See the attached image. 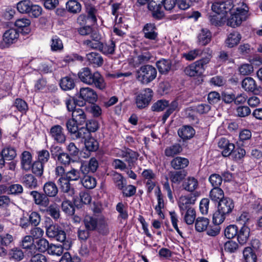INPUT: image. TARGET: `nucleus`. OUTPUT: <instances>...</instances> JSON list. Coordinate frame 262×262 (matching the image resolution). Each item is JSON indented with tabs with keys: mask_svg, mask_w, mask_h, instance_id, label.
I'll return each mask as SVG.
<instances>
[{
	"mask_svg": "<svg viewBox=\"0 0 262 262\" xmlns=\"http://www.w3.org/2000/svg\"><path fill=\"white\" fill-rule=\"evenodd\" d=\"M10 258L16 261H20L24 257V252L19 248L12 249L9 253Z\"/></svg>",
	"mask_w": 262,
	"mask_h": 262,
	"instance_id": "nucleus-50",
	"label": "nucleus"
},
{
	"mask_svg": "<svg viewBox=\"0 0 262 262\" xmlns=\"http://www.w3.org/2000/svg\"><path fill=\"white\" fill-rule=\"evenodd\" d=\"M43 165L40 162L35 161L31 165L32 172L37 176H41L43 171Z\"/></svg>",
	"mask_w": 262,
	"mask_h": 262,
	"instance_id": "nucleus-62",
	"label": "nucleus"
},
{
	"mask_svg": "<svg viewBox=\"0 0 262 262\" xmlns=\"http://www.w3.org/2000/svg\"><path fill=\"white\" fill-rule=\"evenodd\" d=\"M151 58V56L149 53L139 55L135 59V66L138 67L141 64L147 62Z\"/></svg>",
	"mask_w": 262,
	"mask_h": 262,
	"instance_id": "nucleus-60",
	"label": "nucleus"
},
{
	"mask_svg": "<svg viewBox=\"0 0 262 262\" xmlns=\"http://www.w3.org/2000/svg\"><path fill=\"white\" fill-rule=\"evenodd\" d=\"M78 76L82 82H88L92 80V82H100L102 80V77L98 72L92 74L89 68H84L78 73Z\"/></svg>",
	"mask_w": 262,
	"mask_h": 262,
	"instance_id": "nucleus-9",
	"label": "nucleus"
},
{
	"mask_svg": "<svg viewBox=\"0 0 262 262\" xmlns=\"http://www.w3.org/2000/svg\"><path fill=\"white\" fill-rule=\"evenodd\" d=\"M38 162L45 164L47 163L50 157V153L46 149H42L37 152Z\"/></svg>",
	"mask_w": 262,
	"mask_h": 262,
	"instance_id": "nucleus-58",
	"label": "nucleus"
},
{
	"mask_svg": "<svg viewBox=\"0 0 262 262\" xmlns=\"http://www.w3.org/2000/svg\"><path fill=\"white\" fill-rule=\"evenodd\" d=\"M83 224L84 227L88 229V230L93 231L97 229L98 220L95 216L86 215L83 220Z\"/></svg>",
	"mask_w": 262,
	"mask_h": 262,
	"instance_id": "nucleus-23",
	"label": "nucleus"
},
{
	"mask_svg": "<svg viewBox=\"0 0 262 262\" xmlns=\"http://www.w3.org/2000/svg\"><path fill=\"white\" fill-rule=\"evenodd\" d=\"M29 221L30 224L37 226L41 221L40 215L39 213L36 211H32L29 215Z\"/></svg>",
	"mask_w": 262,
	"mask_h": 262,
	"instance_id": "nucleus-64",
	"label": "nucleus"
},
{
	"mask_svg": "<svg viewBox=\"0 0 262 262\" xmlns=\"http://www.w3.org/2000/svg\"><path fill=\"white\" fill-rule=\"evenodd\" d=\"M196 199V196L192 194L187 196H181L179 202V207L180 210L184 211L188 209H193L190 206L195 203Z\"/></svg>",
	"mask_w": 262,
	"mask_h": 262,
	"instance_id": "nucleus-17",
	"label": "nucleus"
},
{
	"mask_svg": "<svg viewBox=\"0 0 262 262\" xmlns=\"http://www.w3.org/2000/svg\"><path fill=\"white\" fill-rule=\"evenodd\" d=\"M43 191L48 198L49 197L53 198L57 194L58 188L54 182L49 181L44 184Z\"/></svg>",
	"mask_w": 262,
	"mask_h": 262,
	"instance_id": "nucleus-21",
	"label": "nucleus"
},
{
	"mask_svg": "<svg viewBox=\"0 0 262 262\" xmlns=\"http://www.w3.org/2000/svg\"><path fill=\"white\" fill-rule=\"evenodd\" d=\"M32 156L30 152L27 151H24L21 154V168L27 171L31 167Z\"/></svg>",
	"mask_w": 262,
	"mask_h": 262,
	"instance_id": "nucleus-32",
	"label": "nucleus"
},
{
	"mask_svg": "<svg viewBox=\"0 0 262 262\" xmlns=\"http://www.w3.org/2000/svg\"><path fill=\"white\" fill-rule=\"evenodd\" d=\"M75 139H83L84 141L91 136V133L85 127H80L72 135Z\"/></svg>",
	"mask_w": 262,
	"mask_h": 262,
	"instance_id": "nucleus-45",
	"label": "nucleus"
},
{
	"mask_svg": "<svg viewBox=\"0 0 262 262\" xmlns=\"http://www.w3.org/2000/svg\"><path fill=\"white\" fill-rule=\"evenodd\" d=\"M243 256L245 262H256L257 256L251 247H246L243 251Z\"/></svg>",
	"mask_w": 262,
	"mask_h": 262,
	"instance_id": "nucleus-42",
	"label": "nucleus"
},
{
	"mask_svg": "<svg viewBox=\"0 0 262 262\" xmlns=\"http://www.w3.org/2000/svg\"><path fill=\"white\" fill-rule=\"evenodd\" d=\"M241 39V34L237 32L234 31L228 36L226 40V45L229 48H232L239 43Z\"/></svg>",
	"mask_w": 262,
	"mask_h": 262,
	"instance_id": "nucleus-33",
	"label": "nucleus"
},
{
	"mask_svg": "<svg viewBox=\"0 0 262 262\" xmlns=\"http://www.w3.org/2000/svg\"><path fill=\"white\" fill-rule=\"evenodd\" d=\"M68 11L73 13H79L81 10V5L76 0H70L66 4Z\"/></svg>",
	"mask_w": 262,
	"mask_h": 262,
	"instance_id": "nucleus-46",
	"label": "nucleus"
},
{
	"mask_svg": "<svg viewBox=\"0 0 262 262\" xmlns=\"http://www.w3.org/2000/svg\"><path fill=\"white\" fill-rule=\"evenodd\" d=\"M34 245L35 246V253H36V251L41 253L48 252L50 244L46 239L44 238H40L36 241L35 243H34Z\"/></svg>",
	"mask_w": 262,
	"mask_h": 262,
	"instance_id": "nucleus-39",
	"label": "nucleus"
},
{
	"mask_svg": "<svg viewBox=\"0 0 262 262\" xmlns=\"http://www.w3.org/2000/svg\"><path fill=\"white\" fill-rule=\"evenodd\" d=\"M61 209L63 212L68 215L74 214L75 208L72 203L67 200L63 201L61 204Z\"/></svg>",
	"mask_w": 262,
	"mask_h": 262,
	"instance_id": "nucleus-52",
	"label": "nucleus"
},
{
	"mask_svg": "<svg viewBox=\"0 0 262 262\" xmlns=\"http://www.w3.org/2000/svg\"><path fill=\"white\" fill-rule=\"evenodd\" d=\"M250 229L249 227L245 225L238 229L237 235V239L239 244L243 245L248 241L250 235Z\"/></svg>",
	"mask_w": 262,
	"mask_h": 262,
	"instance_id": "nucleus-19",
	"label": "nucleus"
},
{
	"mask_svg": "<svg viewBox=\"0 0 262 262\" xmlns=\"http://www.w3.org/2000/svg\"><path fill=\"white\" fill-rule=\"evenodd\" d=\"M202 54V51L199 49L191 50L187 53L183 54V57L187 60L191 61L194 60L197 57Z\"/></svg>",
	"mask_w": 262,
	"mask_h": 262,
	"instance_id": "nucleus-57",
	"label": "nucleus"
},
{
	"mask_svg": "<svg viewBox=\"0 0 262 262\" xmlns=\"http://www.w3.org/2000/svg\"><path fill=\"white\" fill-rule=\"evenodd\" d=\"M209 197L214 202H219L225 198L223 190L220 187H213L210 191Z\"/></svg>",
	"mask_w": 262,
	"mask_h": 262,
	"instance_id": "nucleus-40",
	"label": "nucleus"
},
{
	"mask_svg": "<svg viewBox=\"0 0 262 262\" xmlns=\"http://www.w3.org/2000/svg\"><path fill=\"white\" fill-rule=\"evenodd\" d=\"M112 180L115 187L119 190L123 189L126 186V180L123 176L118 172H114L112 174Z\"/></svg>",
	"mask_w": 262,
	"mask_h": 262,
	"instance_id": "nucleus-30",
	"label": "nucleus"
},
{
	"mask_svg": "<svg viewBox=\"0 0 262 262\" xmlns=\"http://www.w3.org/2000/svg\"><path fill=\"white\" fill-rule=\"evenodd\" d=\"M83 45L92 49H99L105 54H113L115 48V43L113 40L103 44L101 40L93 42L90 39H85L83 41Z\"/></svg>",
	"mask_w": 262,
	"mask_h": 262,
	"instance_id": "nucleus-4",
	"label": "nucleus"
},
{
	"mask_svg": "<svg viewBox=\"0 0 262 262\" xmlns=\"http://www.w3.org/2000/svg\"><path fill=\"white\" fill-rule=\"evenodd\" d=\"M234 207V204L233 200L228 197L221 200L218 204L217 208L223 213L229 215Z\"/></svg>",
	"mask_w": 262,
	"mask_h": 262,
	"instance_id": "nucleus-14",
	"label": "nucleus"
},
{
	"mask_svg": "<svg viewBox=\"0 0 262 262\" xmlns=\"http://www.w3.org/2000/svg\"><path fill=\"white\" fill-rule=\"evenodd\" d=\"M209 181L213 187H219L222 183L223 178L219 174L213 173L209 177Z\"/></svg>",
	"mask_w": 262,
	"mask_h": 262,
	"instance_id": "nucleus-61",
	"label": "nucleus"
},
{
	"mask_svg": "<svg viewBox=\"0 0 262 262\" xmlns=\"http://www.w3.org/2000/svg\"><path fill=\"white\" fill-rule=\"evenodd\" d=\"M209 223V220L204 217H199L195 223V228L197 231L202 232L207 229Z\"/></svg>",
	"mask_w": 262,
	"mask_h": 262,
	"instance_id": "nucleus-41",
	"label": "nucleus"
},
{
	"mask_svg": "<svg viewBox=\"0 0 262 262\" xmlns=\"http://www.w3.org/2000/svg\"><path fill=\"white\" fill-rule=\"evenodd\" d=\"M178 106V102L176 100L172 101L170 104L169 103L167 110L162 116V120L164 122H165L169 116L177 108Z\"/></svg>",
	"mask_w": 262,
	"mask_h": 262,
	"instance_id": "nucleus-55",
	"label": "nucleus"
},
{
	"mask_svg": "<svg viewBox=\"0 0 262 262\" xmlns=\"http://www.w3.org/2000/svg\"><path fill=\"white\" fill-rule=\"evenodd\" d=\"M116 210L119 213V217L123 220H126L128 215L126 205L122 202L118 203L116 205Z\"/></svg>",
	"mask_w": 262,
	"mask_h": 262,
	"instance_id": "nucleus-54",
	"label": "nucleus"
},
{
	"mask_svg": "<svg viewBox=\"0 0 262 262\" xmlns=\"http://www.w3.org/2000/svg\"><path fill=\"white\" fill-rule=\"evenodd\" d=\"M72 119L79 125H83L86 122V116L84 111L81 108H75L72 112Z\"/></svg>",
	"mask_w": 262,
	"mask_h": 262,
	"instance_id": "nucleus-24",
	"label": "nucleus"
},
{
	"mask_svg": "<svg viewBox=\"0 0 262 262\" xmlns=\"http://www.w3.org/2000/svg\"><path fill=\"white\" fill-rule=\"evenodd\" d=\"M189 164V160L185 158L177 157L170 162L171 167L176 170L184 169Z\"/></svg>",
	"mask_w": 262,
	"mask_h": 262,
	"instance_id": "nucleus-26",
	"label": "nucleus"
},
{
	"mask_svg": "<svg viewBox=\"0 0 262 262\" xmlns=\"http://www.w3.org/2000/svg\"><path fill=\"white\" fill-rule=\"evenodd\" d=\"M30 195L32 196L35 204L46 207L49 204V199L45 193L37 191H32Z\"/></svg>",
	"mask_w": 262,
	"mask_h": 262,
	"instance_id": "nucleus-18",
	"label": "nucleus"
},
{
	"mask_svg": "<svg viewBox=\"0 0 262 262\" xmlns=\"http://www.w3.org/2000/svg\"><path fill=\"white\" fill-rule=\"evenodd\" d=\"M19 245L25 250V252L28 256L35 253V246L34 239L31 236H25L20 242Z\"/></svg>",
	"mask_w": 262,
	"mask_h": 262,
	"instance_id": "nucleus-12",
	"label": "nucleus"
},
{
	"mask_svg": "<svg viewBox=\"0 0 262 262\" xmlns=\"http://www.w3.org/2000/svg\"><path fill=\"white\" fill-rule=\"evenodd\" d=\"M211 38V32L207 29H202L198 36V41L202 46L208 44L210 41Z\"/></svg>",
	"mask_w": 262,
	"mask_h": 262,
	"instance_id": "nucleus-35",
	"label": "nucleus"
},
{
	"mask_svg": "<svg viewBox=\"0 0 262 262\" xmlns=\"http://www.w3.org/2000/svg\"><path fill=\"white\" fill-rule=\"evenodd\" d=\"M46 234L49 237L54 238L56 241L63 242L66 239V233L59 226L51 225L46 230Z\"/></svg>",
	"mask_w": 262,
	"mask_h": 262,
	"instance_id": "nucleus-7",
	"label": "nucleus"
},
{
	"mask_svg": "<svg viewBox=\"0 0 262 262\" xmlns=\"http://www.w3.org/2000/svg\"><path fill=\"white\" fill-rule=\"evenodd\" d=\"M84 145L86 149L89 151H95L99 147L98 142L91 137L84 141Z\"/></svg>",
	"mask_w": 262,
	"mask_h": 262,
	"instance_id": "nucleus-49",
	"label": "nucleus"
},
{
	"mask_svg": "<svg viewBox=\"0 0 262 262\" xmlns=\"http://www.w3.org/2000/svg\"><path fill=\"white\" fill-rule=\"evenodd\" d=\"M186 173L184 171H177L170 172L169 174L170 179L173 183H180L185 177Z\"/></svg>",
	"mask_w": 262,
	"mask_h": 262,
	"instance_id": "nucleus-48",
	"label": "nucleus"
},
{
	"mask_svg": "<svg viewBox=\"0 0 262 262\" xmlns=\"http://www.w3.org/2000/svg\"><path fill=\"white\" fill-rule=\"evenodd\" d=\"M249 8L247 5L242 3L241 7H237L235 11L231 12V15L227 19V24L232 28L239 26L243 21H245L248 17Z\"/></svg>",
	"mask_w": 262,
	"mask_h": 262,
	"instance_id": "nucleus-2",
	"label": "nucleus"
},
{
	"mask_svg": "<svg viewBox=\"0 0 262 262\" xmlns=\"http://www.w3.org/2000/svg\"><path fill=\"white\" fill-rule=\"evenodd\" d=\"M208 58L202 59L198 60L185 68V74L190 77L200 76L204 73L205 65L208 63Z\"/></svg>",
	"mask_w": 262,
	"mask_h": 262,
	"instance_id": "nucleus-6",
	"label": "nucleus"
},
{
	"mask_svg": "<svg viewBox=\"0 0 262 262\" xmlns=\"http://www.w3.org/2000/svg\"><path fill=\"white\" fill-rule=\"evenodd\" d=\"M218 146L220 148L223 149L222 154L224 157H228L231 155L235 148L234 144L230 143L229 141L225 138H222L220 139Z\"/></svg>",
	"mask_w": 262,
	"mask_h": 262,
	"instance_id": "nucleus-16",
	"label": "nucleus"
},
{
	"mask_svg": "<svg viewBox=\"0 0 262 262\" xmlns=\"http://www.w3.org/2000/svg\"><path fill=\"white\" fill-rule=\"evenodd\" d=\"M169 105V101L165 99H160L154 103L151 107L153 112H162Z\"/></svg>",
	"mask_w": 262,
	"mask_h": 262,
	"instance_id": "nucleus-44",
	"label": "nucleus"
},
{
	"mask_svg": "<svg viewBox=\"0 0 262 262\" xmlns=\"http://www.w3.org/2000/svg\"><path fill=\"white\" fill-rule=\"evenodd\" d=\"M70 181L68 180L65 177H60L58 180V183L60 186L61 190L64 193H67L70 195L74 194V189L71 186Z\"/></svg>",
	"mask_w": 262,
	"mask_h": 262,
	"instance_id": "nucleus-28",
	"label": "nucleus"
},
{
	"mask_svg": "<svg viewBox=\"0 0 262 262\" xmlns=\"http://www.w3.org/2000/svg\"><path fill=\"white\" fill-rule=\"evenodd\" d=\"M164 0H150L148 4V9L152 12V16L157 19L162 18L164 14L162 10Z\"/></svg>",
	"mask_w": 262,
	"mask_h": 262,
	"instance_id": "nucleus-8",
	"label": "nucleus"
},
{
	"mask_svg": "<svg viewBox=\"0 0 262 262\" xmlns=\"http://www.w3.org/2000/svg\"><path fill=\"white\" fill-rule=\"evenodd\" d=\"M86 58L88 61L94 65V66L100 67L103 63V59L102 56L98 53L91 52L86 55Z\"/></svg>",
	"mask_w": 262,
	"mask_h": 262,
	"instance_id": "nucleus-31",
	"label": "nucleus"
},
{
	"mask_svg": "<svg viewBox=\"0 0 262 262\" xmlns=\"http://www.w3.org/2000/svg\"><path fill=\"white\" fill-rule=\"evenodd\" d=\"M77 31L81 36H90L91 38L90 40L93 42L98 41L102 38L101 35L99 32L89 25L81 26L78 28Z\"/></svg>",
	"mask_w": 262,
	"mask_h": 262,
	"instance_id": "nucleus-10",
	"label": "nucleus"
},
{
	"mask_svg": "<svg viewBox=\"0 0 262 262\" xmlns=\"http://www.w3.org/2000/svg\"><path fill=\"white\" fill-rule=\"evenodd\" d=\"M227 215V214L223 213L217 208V210L213 215V223L219 225L222 224L224 221Z\"/></svg>",
	"mask_w": 262,
	"mask_h": 262,
	"instance_id": "nucleus-63",
	"label": "nucleus"
},
{
	"mask_svg": "<svg viewBox=\"0 0 262 262\" xmlns=\"http://www.w3.org/2000/svg\"><path fill=\"white\" fill-rule=\"evenodd\" d=\"M157 70L153 66L149 64L142 66L136 74L138 81L141 82H151L157 76Z\"/></svg>",
	"mask_w": 262,
	"mask_h": 262,
	"instance_id": "nucleus-5",
	"label": "nucleus"
},
{
	"mask_svg": "<svg viewBox=\"0 0 262 262\" xmlns=\"http://www.w3.org/2000/svg\"><path fill=\"white\" fill-rule=\"evenodd\" d=\"M80 181L83 187L89 189L95 188L97 184L96 179L89 174L83 175Z\"/></svg>",
	"mask_w": 262,
	"mask_h": 262,
	"instance_id": "nucleus-36",
	"label": "nucleus"
},
{
	"mask_svg": "<svg viewBox=\"0 0 262 262\" xmlns=\"http://www.w3.org/2000/svg\"><path fill=\"white\" fill-rule=\"evenodd\" d=\"M31 24L30 19L26 18H21L17 19L15 22V25L16 27L19 28H24L23 30V32L24 34H28L30 31V29L29 28Z\"/></svg>",
	"mask_w": 262,
	"mask_h": 262,
	"instance_id": "nucleus-43",
	"label": "nucleus"
},
{
	"mask_svg": "<svg viewBox=\"0 0 262 262\" xmlns=\"http://www.w3.org/2000/svg\"><path fill=\"white\" fill-rule=\"evenodd\" d=\"M121 156L128 163L129 166L137 160L138 157V154L136 152L129 148L122 150Z\"/></svg>",
	"mask_w": 262,
	"mask_h": 262,
	"instance_id": "nucleus-25",
	"label": "nucleus"
},
{
	"mask_svg": "<svg viewBox=\"0 0 262 262\" xmlns=\"http://www.w3.org/2000/svg\"><path fill=\"white\" fill-rule=\"evenodd\" d=\"M50 134L54 140L58 143H63L66 140L63 128L59 125L53 126L50 129Z\"/></svg>",
	"mask_w": 262,
	"mask_h": 262,
	"instance_id": "nucleus-13",
	"label": "nucleus"
},
{
	"mask_svg": "<svg viewBox=\"0 0 262 262\" xmlns=\"http://www.w3.org/2000/svg\"><path fill=\"white\" fill-rule=\"evenodd\" d=\"M178 134L182 139L188 140L193 137L195 130L190 126H184L178 130Z\"/></svg>",
	"mask_w": 262,
	"mask_h": 262,
	"instance_id": "nucleus-29",
	"label": "nucleus"
},
{
	"mask_svg": "<svg viewBox=\"0 0 262 262\" xmlns=\"http://www.w3.org/2000/svg\"><path fill=\"white\" fill-rule=\"evenodd\" d=\"M182 187L185 190L192 192L198 188L199 182L195 178L188 177L183 181Z\"/></svg>",
	"mask_w": 262,
	"mask_h": 262,
	"instance_id": "nucleus-20",
	"label": "nucleus"
},
{
	"mask_svg": "<svg viewBox=\"0 0 262 262\" xmlns=\"http://www.w3.org/2000/svg\"><path fill=\"white\" fill-rule=\"evenodd\" d=\"M98 100L96 92L90 88H81L79 94L74 97L75 104L79 106H83L89 103L94 104Z\"/></svg>",
	"mask_w": 262,
	"mask_h": 262,
	"instance_id": "nucleus-1",
	"label": "nucleus"
},
{
	"mask_svg": "<svg viewBox=\"0 0 262 262\" xmlns=\"http://www.w3.org/2000/svg\"><path fill=\"white\" fill-rule=\"evenodd\" d=\"M61 244H51L48 249V253L52 255L60 256L63 252V249L68 250L71 247V242L65 240L64 242H61Z\"/></svg>",
	"mask_w": 262,
	"mask_h": 262,
	"instance_id": "nucleus-11",
	"label": "nucleus"
},
{
	"mask_svg": "<svg viewBox=\"0 0 262 262\" xmlns=\"http://www.w3.org/2000/svg\"><path fill=\"white\" fill-rule=\"evenodd\" d=\"M242 87L247 92L253 93L255 95H259L262 93V86L256 83H242Z\"/></svg>",
	"mask_w": 262,
	"mask_h": 262,
	"instance_id": "nucleus-38",
	"label": "nucleus"
},
{
	"mask_svg": "<svg viewBox=\"0 0 262 262\" xmlns=\"http://www.w3.org/2000/svg\"><path fill=\"white\" fill-rule=\"evenodd\" d=\"M238 228L236 225H230L227 226L224 231V234L226 238L232 239L236 236Z\"/></svg>",
	"mask_w": 262,
	"mask_h": 262,
	"instance_id": "nucleus-51",
	"label": "nucleus"
},
{
	"mask_svg": "<svg viewBox=\"0 0 262 262\" xmlns=\"http://www.w3.org/2000/svg\"><path fill=\"white\" fill-rule=\"evenodd\" d=\"M21 183L27 188L34 189L38 185L37 180L31 174L24 175L21 179Z\"/></svg>",
	"mask_w": 262,
	"mask_h": 262,
	"instance_id": "nucleus-27",
	"label": "nucleus"
},
{
	"mask_svg": "<svg viewBox=\"0 0 262 262\" xmlns=\"http://www.w3.org/2000/svg\"><path fill=\"white\" fill-rule=\"evenodd\" d=\"M154 96L153 91L149 88L142 90L135 97V104L139 110L144 109L148 106Z\"/></svg>",
	"mask_w": 262,
	"mask_h": 262,
	"instance_id": "nucleus-3",
	"label": "nucleus"
},
{
	"mask_svg": "<svg viewBox=\"0 0 262 262\" xmlns=\"http://www.w3.org/2000/svg\"><path fill=\"white\" fill-rule=\"evenodd\" d=\"M182 151V147L179 143H175L171 146L167 147L164 154L166 157H174L179 154Z\"/></svg>",
	"mask_w": 262,
	"mask_h": 262,
	"instance_id": "nucleus-37",
	"label": "nucleus"
},
{
	"mask_svg": "<svg viewBox=\"0 0 262 262\" xmlns=\"http://www.w3.org/2000/svg\"><path fill=\"white\" fill-rule=\"evenodd\" d=\"M19 32L15 29L7 30L3 35V40L6 44L15 43L19 37Z\"/></svg>",
	"mask_w": 262,
	"mask_h": 262,
	"instance_id": "nucleus-22",
	"label": "nucleus"
},
{
	"mask_svg": "<svg viewBox=\"0 0 262 262\" xmlns=\"http://www.w3.org/2000/svg\"><path fill=\"white\" fill-rule=\"evenodd\" d=\"M2 153L6 160H12L16 156L15 149L11 147H8L3 149Z\"/></svg>",
	"mask_w": 262,
	"mask_h": 262,
	"instance_id": "nucleus-53",
	"label": "nucleus"
},
{
	"mask_svg": "<svg viewBox=\"0 0 262 262\" xmlns=\"http://www.w3.org/2000/svg\"><path fill=\"white\" fill-rule=\"evenodd\" d=\"M32 3L29 0H23L17 4V9L21 13L28 14Z\"/></svg>",
	"mask_w": 262,
	"mask_h": 262,
	"instance_id": "nucleus-47",
	"label": "nucleus"
},
{
	"mask_svg": "<svg viewBox=\"0 0 262 262\" xmlns=\"http://www.w3.org/2000/svg\"><path fill=\"white\" fill-rule=\"evenodd\" d=\"M23 187L19 184H14L10 185L8 188V193L13 195H19L23 192Z\"/></svg>",
	"mask_w": 262,
	"mask_h": 262,
	"instance_id": "nucleus-59",
	"label": "nucleus"
},
{
	"mask_svg": "<svg viewBox=\"0 0 262 262\" xmlns=\"http://www.w3.org/2000/svg\"><path fill=\"white\" fill-rule=\"evenodd\" d=\"M156 66L161 74H166L170 70L171 62L169 60L162 59L156 62Z\"/></svg>",
	"mask_w": 262,
	"mask_h": 262,
	"instance_id": "nucleus-34",
	"label": "nucleus"
},
{
	"mask_svg": "<svg viewBox=\"0 0 262 262\" xmlns=\"http://www.w3.org/2000/svg\"><path fill=\"white\" fill-rule=\"evenodd\" d=\"M157 30V29L155 24H146L142 29L144 37L150 40H157L158 35Z\"/></svg>",
	"mask_w": 262,
	"mask_h": 262,
	"instance_id": "nucleus-15",
	"label": "nucleus"
},
{
	"mask_svg": "<svg viewBox=\"0 0 262 262\" xmlns=\"http://www.w3.org/2000/svg\"><path fill=\"white\" fill-rule=\"evenodd\" d=\"M47 213L55 220H57L60 217V211L59 208L55 205H50L46 209Z\"/></svg>",
	"mask_w": 262,
	"mask_h": 262,
	"instance_id": "nucleus-56",
	"label": "nucleus"
}]
</instances>
